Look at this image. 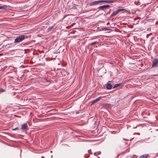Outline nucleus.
I'll use <instances>...</instances> for the list:
<instances>
[{"instance_id":"obj_1","label":"nucleus","mask_w":158,"mask_h":158,"mask_svg":"<svg viewBox=\"0 0 158 158\" xmlns=\"http://www.w3.org/2000/svg\"><path fill=\"white\" fill-rule=\"evenodd\" d=\"M27 38V36L24 35H20L17 36L15 40V43H19Z\"/></svg>"},{"instance_id":"obj_2","label":"nucleus","mask_w":158,"mask_h":158,"mask_svg":"<svg viewBox=\"0 0 158 158\" xmlns=\"http://www.w3.org/2000/svg\"><path fill=\"white\" fill-rule=\"evenodd\" d=\"M111 6L109 5H105L99 6L98 8L101 10H105L108 9Z\"/></svg>"},{"instance_id":"obj_3","label":"nucleus","mask_w":158,"mask_h":158,"mask_svg":"<svg viewBox=\"0 0 158 158\" xmlns=\"http://www.w3.org/2000/svg\"><path fill=\"white\" fill-rule=\"evenodd\" d=\"M124 9H119L114 11L111 15L110 17H113L117 15L119 12L124 10Z\"/></svg>"},{"instance_id":"obj_4","label":"nucleus","mask_w":158,"mask_h":158,"mask_svg":"<svg viewBox=\"0 0 158 158\" xmlns=\"http://www.w3.org/2000/svg\"><path fill=\"white\" fill-rule=\"evenodd\" d=\"M152 67H158V59H155V60H153L152 61Z\"/></svg>"},{"instance_id":"obj_5","label":"nucleus","mask_w":158,"mask_h":158,"mask_svg":"<svg viewBox=\"0 0 158 158\" xmlns=\"http://www.w3.org/2000/svg\"><path fill=\"white\" fill-rule=\"evenodd\" d=\"M48 81L45 78H43L42 80L40 79V85H47Z\"/></svg>"},{"instance_id":"obj_6","label":"nucleus","mask_w":158,"mask_h":158,"mask_svg":"<svg viewBox=\"0 0 158 158\" xmlns=\"http://www.w3.org/2000/svg\"><path fill=\"white\" fill-rule=\"evenodd\" d=\"M21 129L24 131H27V126L26 123H23L22 125Z\"/></svg>"},{"instance_id":"obj_7","label":"nucleus","mask_w":158,"mask_h":158,"mask_svg":"<svg viewBox=\"0 0 158 158\" xmlns=\"http://www.w3.org/2000/svg\"><path fill=\"white\" fill-rule=\"evenodd\" d=\"M105 96H100L99 97H98V98H97L94 99V100H93V101L92 102V104H94V103H95L97 102H98V101L100 99V98H103Z\"/></svg>"},{"instance_id":"obj_8","label":"nucleus","mask_w":158,"mask_h":158,"mask_svg":"<svg viewBox=\"0 0 158 158\" xmlns=\"http://www.w3.org/2000/svg\"><path fill=\"white\" fill-rule=\"evenodd\" d=\"M114 2L112 0H101V2H105L109 3H113Z\"/></svg>"},{"instance_id":"obj_9","label":"nucleus","mask_w":158,"mask_h":158,"mask_svg":"<svg viewBox=\"0 0 158 158\" xmlns=\"http://www.w3.org/2000/svg\"><path fill=\"white\" fill-rule=\"evenodd\" d=\"M99 3H101V0L97 1H93V2H91L90 3V5L91 6L94 5H97Z\"/></svg>"},{"instance_id":"obj_10","label":"nucleus","mask_w":158,"mask_h":158,"mask_svg":"<svg viewBox=\"0 0 158 158\" xmlns=\"http://www.w3.org/2000/svg\"><path fill=\"white\" fill-rule=\"evenodd\" d=\"M103 107L106 108H108L111 107V105L108 104H104L103 105Z\"/></svg>"},{"instance_id":"obj_11","label":"nucleus","mask_w":158,"mask_h":158,"mask_svg":"<svg viewBox=\"0 0 158 158\" xmlns=\"http://www.w3.org/2000/svg\"><path fill=\"white\" fill-rule=\"evenodd\" d=\"M148 156V154H145L140 156L139 158H147Z\"/></svg>"},{"instance_id":"obj_12","label":"nucleus","mask_w":158,"mask_h":158,"mask_svg":"<svg viewBox=\"0 0 158 158\" xmlns=\"http://www.w3.org/2000/svg\"><path fill=\"white\" fill-rule=\"evenodd\" d=\"M112 86L110 83H108L106 85V88L108 89H110L112 88Z\"/></svg>"},{"instance_id":"obj_13","label":"nucleus","mask_w":158,"mask_h":158,"mask_svg":"<svg viewBox=\"0 0 158 158\" xmlns=\"http://www.w3.org/2000/svg\"><path fill=\"white\" fill-rule=\"evenodd\" d=\"M121 85H122L121 84H115L113 86V88H115L121 86Z\"/></svg>"},{"instance_id":"obj_14","label":"nucleus","mask_w":158,"mask_h":158,"mask_svg":"<svg viewBox=\"0 0 158 158\" xmlns=\"http://www.w3.org/2000/svg\"><path fill=\"white\" fill-rule=\"evenodd\" d=\"M7 6L6 5H4L2 6V9L6 10L7 9Z\"/></svg>"},{"instance_id":"obj_15","label":"nucleus","mask_w":158,"mask_h":158,"mask_svg":"<svg viewBox=\"0 0 158 158\" xmlns=\"http://www.w3.org/2000/svg\"><path fill=\"white\" fill-rule=\"evenodd\" d=\"M98 43V42L97 41H95L93 43H91L89 45H94V44H97Z\"/></svg>"},{"instance_id":"obj_16","label":"nucleus","mask_w":158,"mask_h":158,"mask_svg":"<svg viewBox=\"0 0 158 158\" xmlns=\"http://www.w3.org/2000/svg\"><path fill=\"white\" fill-rule=\"evenodd\" d=\"M132 158H137V156L135 155H134L132 156Z\"/></svg>"},{"instance_id":"obj_17","label":"nucleus","mask_w":158,"mask_h":158,"mask_svg":"<svg viewBox=\"0 0 158 158\" xmlns=\"http://www.w3.org/2000/svg\"><path fill=\"white\" fill-rule=\"evenodd\" d=\"M19 129V128L18 127H16L14 129H13V130H14V131H15V130H18Z\"/></svg>"},{"instance_id":"obj_18","label":"nucleus","mask_w":158,"mask_h":158,"mask_svg":"<svg viewBox=\"0 0 158 158\" xmlns=\"http://www.w3.org/2000/svg\"><path fill=\"white\" fill-rule=\"evenodd\" d=\"M0 91L2 92H3L4 91V90L3 89H0Z\"/></svg>"},{"instance_id":"obj_19","label":"nucleus","mask_w":158,"mask_h":158,"mask_svg":"<svg viewBox=\"0 0 158 158\" xmlns=\"http://www.w3.org/2000/svg\"><path fill=\"white\" fill-rule=\"evenodd\" d=\"M52 28V27H49V28H48V31H49Z\"/></svg>"},{"instance_id":"obj_20","label":"nucleus","mask_w":158,"mask_h":158,"mask_svg":"<svg viewBox=\"0 0 158 158\" xmlns=\"http://www.w3.org/2000/svg\"><path fill=\"white\" fill-rule=\"evenodd\" d=\"M44 56H45L44 54L42 55H40V57H42L43 58Z\"/></svg>"},{"instance_id":"obj_21","label":"nucleus","mask_w":158,"mask_h":158,"mask_svg":"<svg viewBox=\"0 0 158 158\" xmlns=\"http://www.w3.org/2000/svg\"><path fill=\"white\" fill-rule=\"evenodd\" d=\"M98 154H99V155H100L101 154V152L100 151L98 152Z\"/></svg>"},{"instance_id":"obj_22","label":"nucleus","mask_w":158,"mask_h":158,"mask_svg":"<svg viewBox=\"0 0 158 158\" xmlns=\"http://www.w3.org/2000/svg\"><path fill=\"white\" fill-rule=\"evenodd\" d=\"M91 150H88V152L89 153H90V152L91 153Z\"/></svg>"},{"instance_id":"obj_23","label":"nucleus","mask_w":158,"mask_h":158,"mask_svg":"<svg viewBox=\"0 0 158 158\" xmlns=\"http://www.w3.org/2000/svg\"><path fill=\"white\" fill-rule=\"evenodd\" d=\"M157 75V74H154V75H152V76H156Z\"/></svg>"},{"instance_id":"obj_24","label":"nucleus","mask_w":158,"mask_h":158,"mask_svg":"<svg viewBox=\"0 0 158 158\" xmlns=\"http://www.w3.org/2000/svg\"><path fill=\"white\" fill-rule=\"evenodd\" d=\"M44 52V51H42L41 52L40 51V53H42L43 52Z\"/></svg>"},{"instance_id":"obj_25","label":"nucleus","mask_w":158,"mask_h":158,"mask_svg":"<svg viewBox=\"0 0 158 158\" xmlns=\"http://www.w3.org/2000/svg\"><path fill=\"white\" fill-rule=\"evenodd\" d=\"M105 29H106V30H107V31L108 30V29H107V28H105Z\"/></svg>"},{"instance_id":"obj_26","label":"nucleus","mask_w":158,"mask_h":158,"mask_svg":"<svg viewBox=\"0 0 158 158\" xmlns=\"http://www.w3.org/2000/svg\"><path fill=\"white\" fill-rule=\"evenodd\" d=\"M0 9H2V6H0Z\"/></svg>"},{"instance_id":"obj_27","label":"nucleus","mask_w":158,"mask_h":158,"mask_svg":"<svg viewBox=\"0 0 158 158\" xmlns=\"http://www.w3.org/2000/svg\"><path fill=\"white\" fill-rule=\"evenodd\" d=\"M96 153L95 152V153H94V155H96Z\"/></svg>"},{"instance_id":"obj_28","label":"nucleus","mask_w":158,"mask_h":158,"mask_svg":"<svg viewBox=\"0 0 158 158\" xmlns=\"http://www.w3.org/2000/svg\"><path fill=\"white\" fill-rule=\"evenodd\" d=\"M109 24V22H108V23H107V24L108 25V24Z\"/></svg>"},{"instance_id":"obj_29","label":"nucleus","mask_w":158,"mask_h":158,"mask_svg":"<svg viewBox=\"0 0 158 158\" xmlns=\"http://www.w3.org/2000/svg\"><path fill=\"white\" fill-rule=\"evenodd\" d=\"M41 158H44V157H41Z\"/></svg>"},{"instance_id":"obj_30","label":"nucleus","mask_w":158,"mask_h":158,"mask_svg":"<svg viewBox=\"0 0 158 158\" xmlns=\"http://www.w3.org/2000/svg\"><path fill=\"white\" fill-rule=\"evenodd\" d=\"M123 139L124 140H126V139Z\"/></svg>"}]
</instances>
